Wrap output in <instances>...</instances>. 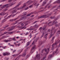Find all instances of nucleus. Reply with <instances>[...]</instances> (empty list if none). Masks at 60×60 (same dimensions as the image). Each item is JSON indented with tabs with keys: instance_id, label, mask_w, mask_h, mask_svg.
<instances>
[{
	"instance_id": "f257e3e1",
	"label": "nucleus",
	"mask_w": 60,
	"mask_h": 60,
	"mask_svg": "<svg viewBox=\"0 0 60 60\" xmlns=\"http://www.w3.org/2000/svg\"><path fill=\"white\" fill-rule=\"evenodd\" d=\"M46 17H48V16L47 15H45L40 16V17H38V19H41V18H45Z\"/></svg>"
},
{
	"instance_id": "f03ea898",
	"label": "nucleus",
	"mask_w": 60,
	"mask_h": 60,
	"mask_svg": "<svg viewBox=\"0 0 60 60\" xmlns=\"http://www.w3.org/2000/svg\"><path fill=\"white\" fill-rule=\"evenodd\" d=\"M44 50L45 52H47L46 54H49V49L48 48H47L46 49H44Z\"/></svg>"
},
{
	"instance_id": "7ed1b4c3",
	"label": "nucleus",
	"mask_w": 60,
	"mask_h": 60,
	"mask_svg": "<svg viewBox=\"0 0 60 60\" xmlns=\"http://www.w3.org/2000/svg\"><path fill=\"white\" fill-rule=\"evenodd\" d=\"M36 58L38 60H39L40 58V54H38L37 55L36 57Z\"/></svg>"
},
{
	"instance_id": "20e7f679",
	"label": "nucleus",
	"mask_w": 60,
	"mask_h": 60,
	"mask_svg": "<svg viewBox=\"0 0 60 60\" xmlns=\"http://www.w3.org/2000/svg\"><path fill=\"white\" fill-rule=\"evenodd\" d=\"M26 4H23V6H22V7H21L19 9V8H17V10H20V9H22V8H24V7H25V6H26Z\"/></svg>"
},
{
	"instance_id": "39448f33",
	"label": "nucleus",
	"mask_w": 60,
	"mask_h": 60,
	"mask_svg": "<svg viewBox=\"0 0 60 60\" xmlns=\"http://www.w3.org/2000/svg\"><path fill=\"white\" fill-rule=\"evenodd\" d=\"M33 2V1H30V0H29L28 1L26 2V4H28L29 3V4H31Z\"/></svg>"
},
{
	"instance_id": "423d86ee",
	"label": "nucleus",
	"mask_w": 60,
	"mask_h": 60,
	"mask_svg": "<svg viewBox=\"0 0 60 60\" xmlns=\"http://www.w3.org/2000/svg\"><path fill=\"white\" fill-rule=\"evenodd\" d=\"M60 40L59 39H58L56 41L55 43V45H56V44H57V43H58L60 41Z\"/></svg>"
},
{
	"instance_id": "0eeeda50",
	"label": "nucleus",
	"mask_w": 60,
	"mask_h": 60,
	"mask_svg": "<svg viewBox=\"0 0 60 60\" xmlns=\"http://www.w3.org/2000/svg\"><path fill=\"white\" fill-rule=\"evenodd\" d=\"M20 4H18L17 5H16L15 7H14V8H13V9H16V8H17V7H19V6L20 5Z\"/></svg>"
},
{
	"instance_id": "6e6552de",
	"label": "nucleus",
	"mask_w": 60,
	"mask_h": 60,
	"mask_svg": "<svg viewBox=\"0 0 60 60\" xmlns=\"http://www.w3.org/2000/svg\"><path fill=\"white\" fill-rule=\"evenodd\" d=\"M46 4V2L44 1L43 3L41 5V6H44L45 4Z\"/></svg>"
},
{
	"instance_id": "1a4fd4ad",
	"label": "nucleus",
	"mask_w": 60,
	"mask_h": 60,
	"mask_svg": "<svg viewBox=\"0 0 60 60\" xmlns=\"http://www.w3.org/2000/svg\"><path fill=\"white\" fill-rule=\"evenodd\" d=\"M55 3H60V0H58V1H56L55 2Z\"/></svg>"
},
{
	"instance_id": "9d476101",
	"label": "nucleus",
	"mask_w": 60,
	"mask_h": 60,
	"mask_svg": "<svg viewBox=\"0 0 60 60\" xmlns=\"http://www.w3.org/2000/svg\"><path fill=\"white\" fill-rule=\"evenodd\" d=\"M11 16H12L11 15H9V16L7 17L6 18H5V19H9V18H10L11 17Z\"/></svg>"
},
{
	"instance_id": "9b49d317",
	"label": "nucleus",
	"mask_w": 60,
	"mask_h": 60,
	"mask_svg": "<svg viewBox=\"0 0 60 60\" xmlns=\"http://www.w3.org/2000/svg\"><path fill=\"white\" fill-rule=\"evenodd\" d=\"M17 12V10L16 9L13 11H12V13H15V12Z\"/></svg>"
},
{
	"instance_id": "f8f14e48",
	"label": "nucleus",
	"mask_w": 60,
	"mask_h": 60,
	"mask_svg": "<svg viewBox=\"0 0 60 60\" xmlns=\"http://www.w3.org/2000/svg\"><path fill=\"white\" fill-rule=\"evenodd\" d=\"M28 21H27L25 22V25H28Z\"/></svg>"
},
{
	"instance_id": "ddd939ff",
	"label": "nucleus",
	"mask_w": 60,
	"mask_h": 60,
	"mask_svg": "<svg viewBox=\"0 0 60 60\" xmlns=\"http://www.w3.org/2000/svg\"><path fill=\"white\" fill-rule=\"evenodd\" d=\"M52 55H49L48 58H51L52 57Z\"/></svg>"
},
{
	"instance_id": "4468645a",
	"label": "nucleus",
	"mask_w": 60,
	"mask_h": 60,
	"mask_svg": "<svg viewBox=\"0 0 60 60\" xmlns=\"http://www.w3.org/2000/svg\"><path fill=\"white\" fill-rule=\"evenodd\" d=\"M6 19H3L2 21V23H3L4 22H5L6 20H5Z\"/></svg>"
},
{
	"instance_id": "2eb2a0df",
	"label": "nucleus",
	"mask_w": 60,
	"mask_h": 60,
	"mask_svg": "<svg viewBox=\"0 0 60 60\" xmlns=\"http://www.w3.org/2000/svg\"><path fill=\"white\" fill-rule=\"evenodd\" d=\"M26 53H24L23 54H22V57H24V56H26Z\"/></svg>"
},
{
	"instance_id": "dca6fc26",
	"label": "nucleus",
	"mask_w": 60,
	"mask_h": 60,
	"mask_svg": "<svg viewBox=\"0 0 60 60\" xmlns=\"http://www.w3.org/2000/svg\"><path fill=\"white\" fill-rule=\"evenodd\" d=\"M9 32H5L4 33V35L5 34H8V33H9Z\"/></svg>"
},
{
	"instance_id": "f3484780",
	"label": "nucleus",
	"mask_w": 60,
	"mask_h": 60,
	"mask_svg": "<svg viewBox=\"0 0 60 60\" xmlns=\"http://www.w3.org/2000/svg\"><path fill=\"white\" fill-rule=\"evenodd\" d=\"M4 5H5V7H6V6H8L9 5H10V4H7Z\"/></svg>"
},
{
	"instance_id": "a211bd4d",
	"label": "nucleus",
	"mask_w": 60,
	"mask_h": 60,
	"mask_svg": "<svg viewBox=\"0 0 60 60\" xmlns=\"http://www.w3.org/2000/svg\"><path fill=\"white\" fill-rule=\"evenodd\" d=\"M42 27H40L39 29V30H42Z\"/></svg>"
},
{
	"instance_id": "6ab92c4d",
	"label": "nucleus",
	"mask_w": 60,
	"mask_h": 60,
	"mask_svg": "<svg viewBox=\"0 0 60 60\" xmlns=\"http://www.w3.org/2000/svg\"><path fill=\"white\" fill-rule=\"evenodd\" d=\"M15 37L14 38H13L11 39V40H13L14 41H16V40L15 39Z\"/></svg>"
},
{
	"instance_id": "aec40b11",
	"label": "nucleus",
	"mask_w": 60,
	"mask_h": 60,
	"mask_svg": "<svg viewBox=\"0 0 60 60\" xmlns=\"http://www.w3.org/2000/svg\"><path fill=\"white\" fill-rule=\"evenodd\" d=\"M50 36L49 37V38H51V37H52V35H54V34H50Z\"/></svg>"
},
{
	"instance_id": "412c9836",
	"label": "nucleus",
	"mask_w": 60,
	"mask_h": 60,
	"mask_svg": "<svg viewBox=\"0 0 60 60\" xmlns=\"http://www.w3.org/2000/svg\"><path fill=\"white\" fill-rule=\"evenodd\" d=\"M3 56H6V54L5 53H3Z\"/></svg>"
},
{
	"instance_id": "4be33fe9",
	"label": "nucleus",
	"mask_w": 60,
	"mask_h": 60,
	"mask_svg": "<svg viewBox=\"0 0 60 60\" xmlns=\"http://www.w3.org/2000/svg\"><path fill=\"white\" fill-rule=\"evenodd\" d=\"M5 5H4L3 6L1 7V8L2 9H4V8H5Z\"/></svg>"
},
{
	"instance_id": "5701e85b",
	"label": "nucleus",
	"mask_w": 60,
	"mask_h": 60,
	"mask_svg": "<svg viewBox=\"0 0 60 60\" xmlns=\"http://www.w3.org/2000/svg\"><path fill=\"white\" fill-rule=\"evenodd\" d=\"M47 36L46 35H44V38H45V40H47Z\"/></svg>"
},
{
	"instance_id": "b1692460",
	"label": "nucleus",
	"mask_w": 60,
	"mask_h": 60,
	"mask_svg": "<svg viewBox=\"0 0 60 60\" xmlns=\"http://www.w3.org/2000/svg\"><path fill=\"white\" fill-rule=\"evenodd\" d=\"M16 56L18 55H16V54L15 55V54H14L12 55V56H13V57H15V56Z\"/></svg>"
},
{
	"instance_id": "393cba45",
	"label": "nucleus",
	"mask_w": 60,
	"mask_h": 60,
	"mask_svg": "<svg viewBox=\"0 0 60 60\" xmlns=\"http://www.w3.org/2000/svg\"><path fill=\"white\" fill-rule=\"evenodd\" d=\"M29 37H30V38L32 37V34H31V33H30V34L29 36Z\"/></svg>"
},
{
	"instance_id": "a878e982",
	"label": "nucleus",
	"mask_w": 60,
	"mask_h": 60,
	"mask_svg": "<svg viewBox=\"0 0 60 60\" xmlns=\"http://www.w3.org/2000/svg\"><path fill=\"white\" fill-rule=\"evenodd\" d=\"M13 29L12 27V28L11 29H10L9 30H8V31H11V30H12Z\"/></svg>"
},
{
	"instance_id": "bb28decb",
	"label": "nucleus",
	"mask_w": 60,
	"mask_h": 60,
	"mask_svg": "<svg viewBox=\"0 0 60 60\" xmlns=\"http://www.w3.org/2000/svg\"><path fill=\"white\" fill-rule=\"evenodd\" d=\"M45 28H46V27H44L43 28V30H45Z\"/></svg>"
},
{
	"instance_id": "cd10ccee",
	"label": "nucleus",
	"mask_w": 60,
	"mask_h": 60,
	"mask_svg": "<svg viewBox=\"0 0 60 60\" xmlns=\"http://www.w3.org/2000/svg\"><path fill=\"white\" fill-rule=\"evenodd\" d=\"M0 15H4V13H0Z\"/></svg>"
},
{
	"instance_id": "c85d7f7f",
	"label": "nucleus",
	"mask_w": 60,
	"mask_h": 60,
	"mask_svg": "<svg viewBox=\"0 0 60 60\" xmlns=\"http://www.w3.org/2000/svg\"><path fill=\"white\" fill-rule=\"evenodd\" d=\"M55 38V37H53L52 38V41H53L54 40V38Z\"/></svg>"
},
{
	"instance_id": "c756f323",
	"label": "nucleus",
	"mask_w": 60,
	"mask_h": 60,
	"mask_svg": "<svg viewBox=\"0 0 60 60\" xmlns=\"http://www.w3.org/2000/svg\"><path fill=\"white\" fill-rule=\"evenodd\" d=\"M51 23H52L51 22H49V23H48V25H49V24H50Z\"/></svg>"
},
{
	"instance_id": "7c9ffc66",
	"label": "nucleus",
	"mask_w": 60,
	"mask_h": 60,
	"mask_svg": "<svg viewBox=\"0 0 60 60\" xmlns=\"http://www.w3.org/2000/svg\"><path fill=\"white\" fill-rule=\"evenodd\" d=\"M30 15V14L29 13V14H28L26 16H30V15Z\"/></svg>"
},
{
	"instance_id": "2f4dec72",
	"label": "nucleus",
	"mask_w": 60,
	"mask_h": 60,
	"mask_svg": "<svg viewBox=\"0 0 60 60\" xmlns=\"http://www.w3.org/2000/svg\"><path fill=\"white\" fill-rule=\"evenodd\" d=\"M37 3H35L34 4V5H35V6H36V5H37Z\"/></svg>"
},
{
	"instance_id": "473e14b6",
	"label": "nucleus",
	"mask_w": 60,
	"mask_h": 60,
	"mask_svg": "<svg viewBox=\"0 0 60 60\" xmlns=\"http://www.w3.org/2000/svg\"><path fill=\"white\" fill-rule=\"evenodd\" d=\"M58 9V8H57L56 9H55L54 10L55 11H57L58 10H57Z\"/></svg>"
},
{
	"instance_id": "72a5a7b5",
	"label": "nucleus",
	"mask_w": 60,
	"mask_h": 60,
	"mask_svg": "<svg viewBox=\"0 0 60 60\" xmlns=\"http://www.w3.org/2000/svg\"><path fill=\"white\" fill-rule=\"evenodd\" d=\"M5 42H7L8 41H9L8 40H5Z\"/></svg>"
},
{
	"instance_id": "f704fd0d",
	"label": "nucleus",
	"mask_w": 60,
	"mask_h": 60,
	"mask_svg": "<svg viewBox=\"0 0 60 60\" xmlns=\"http://www.w3.org/2000/svg\"><path fill=\"white\" fill-rule=\"evenodd\" d=\"M8 10V9L6 8V9H5L4 10V11H7V10Z\"/></svg>"
},
{
	"instance_id": "c9c22d12",
	"label": "nucleus",
	"mask_w": 60,
	"mask_h": 60,
	"mask_svg": "<svg viewBox=\"0 0 60 60\" xmlns=\"http://www.w3.org/2000/svg\"><path fill=\"white\" fill-rule=\"evenodd\" d=\"M33 7V6L32 5H31L29 7V8H31V7Z\"/></svg>"
},
{
	"instance_id": "e433bc0d",
	"label": "nucleus",
	"mask_w": 60,
	"mask_h": 60,
	"mask_svg": "<svg viewBox=\"0 0 60 60\" xmlns=\"http://www.w3.org/2000/svg\"><path fill=\"white\" fill-rule=\"evenodd\" d=\"M4 35V33L2 34H1L0 35V36H3V35Z\"/></svg>"
},
{
	"instance_id": "4c0bfd02",
	"label": "nucleus",
	"mask_w": 60,
	"mask_h": 60,
	"mask_svg": "<svg viewBox=\"0 0 60 60\" xmlns=\"http://www.w3.org/2000/svg\"><path fill=\"white\" fill-rule=\"evenodd\" d=\"M10 53H7L6 54L7 55H10Z\"/></svg>"
},
{
	"instance_id": "58836bf2",
	"label": "nucleus",
	"mask_w": 60,
	"mask_h": 60,
	"mask_svg": "<svg viewBox=\"0 0 60 60\" xmlns=\"http://www.w3.org/2000/svg\"><path fill=\"white\" fill-rule=\"evenodd\" d=\"M19 20H18L16 21H15V23H17L18 22H19Z\"/></svg>"
},
{
	"instance_id": "ea45409f",
	"label": "nucleus",
	"mask_w": 60,
	"mask_h": 60,
	"mask_svg": "<svg viewBox=\"0 0 60 60\" xmlns=\"http://www.w3.org/2000/svg\"><path fill=\"white\" fill-rule=\"evenodd\" d=\"M39 43L40 44H42V41H41Z\"/></svg>"
},
{
	"instance_id": "a19ab883",
	"label": "nucleus",
	"mask_w": 60,
	"mask_h": 60,
	"mask_svg": "<svg viewBox=\"0 0 60 60\" xmlns=\"http://www.w3.org/2000/svg\"><path fill=\"white\" fill-rule=\"evenodd\" d=\"M13 31H12L11 32L8 34H13Z\"/></svg>"
},
{
	"instance_id": "79ce46f5",
	"label": "nucleus",
	"mask_w": 60,
	"mask_h": 60,
	"mask_svg": "<svg viewBox=\"0 0 60 60\" xmlns=\"http://www.w3.org/2000/svg\"><path fill=\"white\" fill-rule=\"evenodd\" d=\"M39 5H40V4L39 3H38V4L37 3L36 6H39Z\"/></svg>"
},
{
	"instance_id": "37998d69",
	"label": "nucleus",
	"mask_w": 60,
	"mask_h": 60,
	"mask_svg": "<svg viewBox=\"0 0 60 60\" xmlns=\"http://www.w3.org/2000/svg\"><path fill=\"white\" fill-rule=\"evenodd\" d=\"M6 1V0H1L0 1L1 2H4V1Z\"/></svg>"
},
{
	"instance_id": "c03bdc74",
	"label": "nucleus",
	"mask_w": 60,
	"mask_h": 60,
	"mask_svg": "<svg viewBox=\"0 0 60 60\" xmlns=\"http://www.w3.org/2000/svg\"><path fill=\"white\" fill-rule=\"evenodd\" d=\"M30 13V14L31 15V14H33V13H34V12H31Z\"/></svg>"
},
{
	"instance_id": "a18cd8bd",
	"label": "nucleus",
	"mask_w": 60,
	"mask_h": 60,
	"mask_svg": "<svg viewBox=\"0 0 60 60\" xmlns=\"http://www.w3.org/2000/svg\"><path fill=\"white\" fill-rule=\"evenodd\" d=\"M38 25H36L35 26V27H38Z\"/></svg>"
},
{
	"instance_id": "49530a36",
	"label": "nucleus",
	"mask_w": 60,
	"mask_h": 60,
	"mask_svg": "<svg viewBox=\"0 0 60 60\" xmlns=\"http://www.w3.org/2000/svg\"><path fill=\"white\" fill-rule=\"evenodd\" d=\"M55 27H54V28H52V31H53V30H54V29H55Z\"/></svg>"
},
{
	"instance_id": "de8ad7c7",
	"label": "nucleus",
	"mask_w": 60,
	"mask_h": 60,
	"mask_svg": "<svg viewBox=\"0 0 60 60\" xmlns=\"http://www.w3.org/2000/svg\"><path fill=\"white\" fill-rule=\"evenodd\" d=\"M38 22L37 21H36L35 22L33 23L32 24V25H33V24H34V23H36V22Z\"/></svg>"
},
{
	"instance_id": "09e8293b",
	"label": "nucleus",
	"mask_w": 60,
	"mask_h": 60,
	"mask_svg": "<svg viewBox=\"0 0 60 60\" xmlns=\"http://www.w3.org/2000/svg\"><path fill=\"white\" fill-rule=\"evenodd\" d=\"M38 22L37 21H36L35 22L33 23L32 24V25H33V24H34V23H36V22Z\"/></svg>"
},
{
	"instance_id": "8fccbe9b",
	"label": "nucleus",
	"mask_w": 60,
	"mask_h": 60,
	"mask_svg": "<svg viewBox=\"0 0 60 60\" xmlns=\"http://www.w3.org/2000/svg\"><path fill=\"white\" fill-rule=\"evenodd\" d=\"M9 25H7L6 26H5V27H6H6H9Z\"/></svg>"
},
{
	"instance_id": "3c124183",
	"label": "nucleus",
	"mask_w": 60,
	"mask_h": 60,
	"mask_svg": "<svg viewBox=\"0 0 60 60\" xmlns=\"http://www.w3.org/2000/svg\"><path fill=\"white\" fill-rule=\"evenodd\" d=\"M35 47H36V45H35L34 46V47L33 48V49H35Z\"/></svg>"
},
{
	"instance_id": "603ef678",
	"label": "nucleus",
	"mask_w": 60,
	"mask_h": 60,
	"mask_svg": "<svg viewBox=\"0 0 60 60\" xmlns=\"http://www.w3.org/2000/svg\"><path fill=\"white\" fill-rule=\"evenodd\" d=\"M8 15V14L6 15L4 17V18H6V17H7V15Z\"/></svg>"
},
{
	"instance_id": "864d4df0",
	"label": "nucleus",
	"mask_w": 60,
	"mask_h": 60,
	"mask_svg": "<svg viewBox=\"0 0 60 60\" xmlns=\"http://www.w3.org/2000/svg\"><path fill=\"white\" fill-rule=\"evenodd\" d=\"M46 56H45V57H44L43 58V60H44V59L46 58Z\"/></svg>"
},
{
	"instance_id": "5fc2aeb1",
	"label": "nucleus",
	"mask_w": 60,
	"mask_h": 60,
	"mask_svg": "<svg viewBox=\"0 0 60 60\" xmlns=\"http://www.w3.org/2000/svg\"><path fill=\"white\" fill-rule=\"evenodd\" d=\"M16 15V14H13L12 15V17H14Z\"/></svg>"
},
{
	"instance_id": "6e6d98bb",
	"label": "nucleus",
	"mask_w": 60,
	"mask_h": 60,
	"mask_svg": "<svg viewBox=\"0 0 60 60\" xmlns=\"http://www.w3.org/2000/svg\"><path fill=\"white\" fill-rule=\"evenodd\" d=\"M54 46H55V44H53L52 45V47H54Z\"/></svg>"
},
{
	"instance_id": "4d7b16f0",
	"label": "nucleus",
	"mask_w": 60,
	"mask_h": 60,
	"mask_svg": "<svg viewBox=\"0 0 60 60\" xmlns=\"http://www.w3.org/2000/svg\"><path fill=\"white\" fill-rule=\"evenodd\" d=\"M13 0H9L8 1V2H11V1H12Z\"/></svg>"
},
{
	"instance_id": "13d9d810",
	"label": "nucleus",
	"mask_w": 60,
	"mask_h": 60,
	"mask_svg": "<svg viewBox=\"0 0 60 60\" xmlns=\"http://www.w3.org/2000/svg\"><path fill=\"white\" fill-rule=\"evenodd\" d=\"M50 19H54V17H51L50 18Z\"/></svg>"
},
{
	"instance_id": "bf43d9fd",
	"label": "nucleus",
	"mask_w": 60,
	"mask_h": 60,
	"mask_svg": "<svg viewBox=\"0 0 60 60\" xmlns=\"http://www.w3.org/2000/svg\"><path fill=\"white\" fill-rule=\"evenodd\" d=\"M13 19H12L11 20H10V21H13Z\"/></svg>"
},
{
	"instance_id": "052dcab7",
	"label": "nucleus",
	"mask_w": 60,
	"mask_h": 60,
	"mask_svg": "<svg viewBox=\"0 0 60 60\" xmlns=\"http://www.w3.org/2000/svg\"><path fill=\"white\" fill-rule=\"evenodd\" d=\"M25 18V17H22L21 19H24Z\"/></svg>"
},
{
	"instance_id": "680f3d73",
	"label": "nucleus",
	"mask_w": 60,
	"mask_h": 60,
	"mask_svg": "<svg viewBox=\"0 0 60 60\" xmlns=\"http://www.w3.org/2000/svg\"><path fill=\"white\" fill-rule=\"evenodd\" d=\"M50 6H51V5H50L48 7V9H49V8H50Z\"/></svg>"
},
{
	"instance_id": "e2e57ef3",
	"label": "nucleus",
	"mask_w": 60,
	"mask_h": 60,
	"mask_svg": "<svg viewBox=\"0 0 60 60\" xmlns=\"http://www.w3.org/2000/svg\"><path fill=\"white\" fill-rule=\"evenodd\" d=\"M39 38H39V37H38V38H37L36 39V40H38V39H39Z\"/></svg>"
},
{
	"instance_id": "0e129e2a",
	"label": "nucleus",
	"mask_w": 60,
	"mask_h": 60,
	"mask_svg": "<svg viewBox=\"0 0 60 60\" xmlns=\"http://www.w3.org/2000/svg\"><path fill=\"white\" fill-rule=\"evenodd\" d=\"M18 19V18H17L15 19H14V21H15V20H17V19Z\"/></svg>"
},
{
	"instance_id": "69168bd1",
	"label": "nucleus",
	"mask_w": 60,
	"mask_h": 60,
	"mask_svg": "<svg viewBox=\"0 0 60 60\" xmlns=\"http://www.w3.org/2000/svg\"><path fill=\"white\" fill-rule=\"evenodd\" d=\"M28 57H29V56H28V55H27L26 56V59L27 58H28Z\"/></svg>"
},
{
	"instance_id": "338daca9",
	"label": "nucleus",
	"mask_w": 60,
	"mask_h": 60,
	"mask_svg": "<svg viewBox=\"0 0 60 60\" xmlns=\"http://www.w3.org/2000/svg\"><path fill=\"white\" fill-rule=\"evenodd\" d=\"M19 58H17L15 59V60H19Z\"/></svg>"
},
{
	"instance_id": "774afa93",
	"label": "nucleus",
	"mask_w": 60,
	"mask_h": 60,
	"mask_svg": "<svg viewBox=\"0 0 60 60\" xmlns=\"http://www.w3.org/2000/svg\"><path fill=\"white\" fill-rule=\"evenodd\" d=\"M59 32V34H60V30H59L58 31V33Z\"/></svg>"
}]
</instances>
